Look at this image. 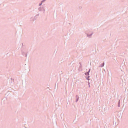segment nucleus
Returning a JSON list of instances; mask_svg holds the SVG:
<instances>
[{"label":"nucleus","mask_w":128,"mask_h":128,"mask_svg":"<svg viewBox=\"0 0 128 128\" xmlns=\"http://www.w3.org/2000/svg\"><path fill=\"white\" fill-rule=\"evenodd\" d=\"M85 74H88L89 73H88V72H87V73H85Z\"/></svg>","instance_id":"nucleus-1"}]
</instances>
